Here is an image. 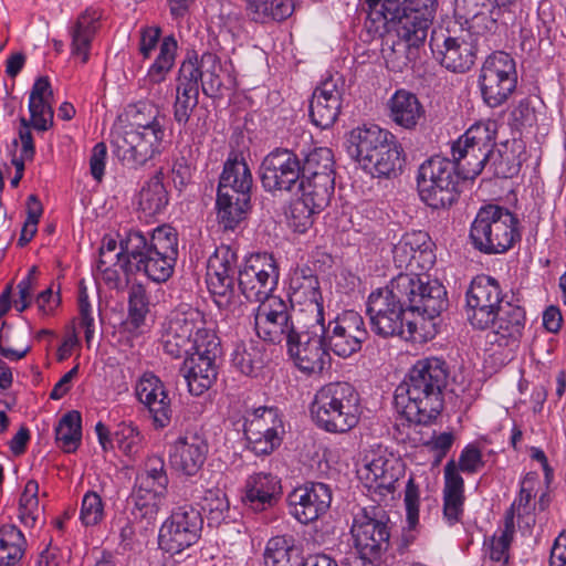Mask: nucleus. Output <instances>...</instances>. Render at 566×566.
Returning a JSON list of instances; mask_svg holds the SVG:
<instances>
[{
  "label": "nucleus",
  "mask_w": 566,
  "mask_h": 566,
  "mask_svg": "<svg viewBox=\"0 0 566 566\" xmlns=\"http://www.w3.org/2000/svg\"><path fill=\"white\" fill-rule=\"evenodd\" d=\"M448 306L447 290L437 280L417 274H399L389 285L371 292L366 303L371 331L382 337L402 335L405 324L410 334L416 323L406 313L433 319Z\"/></svg>",
  "instance_id": "obj_1"
},
{
  "label": "nucleus",
  "mask_w": 566,
  "mask_h": 566,
  "mask_svg": "<svg viewBox=\"0 0 566 566\" xmlns=\"http://www.w3.org/2000/svg\"><path fill=\"white\" fill-rule=\"evenodd\" d=\"M119 238L120 250L115 256L127 275L142 273L157 283L172 275L178 258V237L174 228L164 224L151 232L128 229Z\"/></svg>",
  "instance_id": "obj_2"
},
{
  "label": "nucleus",
  "mask_w": 566,
  "mask_h": 566,
  "mask_svg": "<svg viewBox=\"0 0 566 566\" xmlns=\"http://www.w3.org/2000/svg\"><path fill=\"white\" fill-rule=\"evenodd\" d=\"M128 123L113 136L114 154L129 168H139L164 149L167 116L158 106L139 102L126 111Z\"/></svg>",
  "instance_id": "obj_3"
},
{
  "label": "nucleus",
  "mask_w": 566,
  "mask_h": 566,
  "mask_svg": "<svg viewBox=\"0 0 566 566\" xmlns=\"http://www.w3.org/2000/svg\"><path fill=\"white\" fill-rule=\"evenodd\" d=\"M311 415L316 426L326 432L346 433L359 422L360 396L349 382L326 384L316 391Z\"/></svg>",
  "instance_id": "obj_4"
},
{
  "label": "nucleus",
  "mask_w": 566,
  "mask_h": 566,
  "mask_svg": "<svg viewBox=\"0 0 566 566\" xmlns=\"http://www.w3.org/2000/svg\"><path fill=\"white\" fill-rule=\"evenodd\" d=\"M368 7L364 30L370 39L391 32L418 46H423L433 18L403 12L401 0H365Z\"/></svg>",
  "instance_id": "obj_5"
},
{
  "label": "nucleus",
  "mask_w": 566,
  "mask_h": 566,
  "mask_svg": "<svg viewBox=\"0 0 566 566\" xmlns=\"http://www.w3.org/2000/svg\"><path fill=\"white\" fill-rule=\"evenodd\" d=\"M469 239L480 253H505L522 239L520 220L506 207L492 203L482 206L471 223Z\"/></svg>",
  "instance_id": "obj_6"
},
{
  "label": "nucleus",
  "mask_w": 566,
  "mask_h": 566,
  "mask_svg": "<svg viewBox=\"0 0 566 566\" xmlns=\"http://www.w3.org/2000/svg\"><path fill=\"white\" fill-rule=\"evenodd\" d=\"M461 180L457 163L433 156L418 170L417 187L420 199L432 209H449L460 197Z\"/></svg>",
  "instance_id": "obj_7"
},
{
  "label": "nucleus",
  "mask_w": 566,
  "mask_h": 566,
  "mask_svg": "<svg viewBox=\"0 0 566 566\" xmlns=\"http://www.w3.org/2000/svg\"><path fill=\"white\" fill-rule=\"evenodd\" d=\"M217 335L207 326L202 312L189 308L185 312L174 313L165 323L161 344L166 354L172 358L188 356L199 349V345L206 344V336Z\"/></svg>",
  "instance_id": "obj_8"
},
{
  "label": "nucleus",
  "mask_w": 566,
  "mask_h": 566,
  "mask_svg": "<svg viewBox=\"0 0 566 566\" xmlns=\"http://www.w3.org/2000/svg\"><path fill=\"white\" fill-rule=\"evenodd\" d=\"M394 405L408 422L428 426L442 412L444 394L441 389L406 377L395 390Z\"/></svg>",
  "instance_id": "obj_9"
},
{
  "label": "nucleus",
  "mask_w": 566,
  "mask_h": 566,
  "mask_svg": "<svg viewBox=\"0 0 566 566\" xmlns=\"http://www.w3.org/2000/svg\"><path fill=\"white\" fill-rule=\"evenodd\" d=\"M296 332L286 343L289 354L297 368L306 374H319L329 363L325 340V321L306 319L296 322Z\"/></svg>",
  "instance_id": "obj_10"
},
{
  "label": "nucleus",
  "mask_w": 566,
  "mask_h": 566,
  "mask_svg": "<svg viewBox=\"0 0 566 566\" xmlns=\"http://www.w3.org/2000/svg\"><path fill=\"white\" fill-rule=\"evenodd\" d=\"M478 83L485 105L491 108L503 105L517 85L514 59L503 51L490 54L482 64Z\"/></svg>",
  "instance_id": "obj_11"
},
{
  "label": "nucleus",
  "mask_w": 566,
  "mask_h": 566,
  "mask_svg": "<svg viewBox=\"0 0 566 566\" xmlns=\"http://www.w3.org/2000/svg\"><path fill=\"white\" fill-rule=\"evenodd\" d=\"M389 516L379 506H369L355 514L350 533L364 559H380L390 546Z\"/></svg>",
  "instance_id": "obj_12"
},
{
  "label": "nucleus",
  "mask_w": 566,
  "mask_h": 566,
  "mask_svg": "<svg viewBox=\"0 0 566 566\" xmlns=\"http://www.w3.org/2000/svg\"><path fill=\"white\" fill-rule=\"evenodd\" d=\"M305 321L302 312L280 296L261 302L254 312L258 336L272 344L287 343L296 332V322L303 324Z\"/></svg>",
  "instance_id": "obj_13"
},
{
  "label": "nucleus",
  "mask_w": 566,
  "mask_h": 566,
  "mask_svg": "<svg viewBox=\"0 0 566 566\" xmlns=\"http://www.w3.org/2000/svg\"><path fill=\"white\" fill-rule=\"evenodd\" d=\"M202 528L203 518L198 509L189 504L177 506L159 528L158 546L170 555L180 554L198 543Z\"/></svg>",
  "instance_id": "obj_14"
},
{
  "label": "nucleus",
  "mask_w": 566,
  "mask_h": 566,
  "mask_svg": "<svg viewBox=\"0 0 566 566\" xmlns=\"http://www.w3.org/2000/svg\"><path fill=\"white\" fill-rule=\"evenodd\" d=\"M279 277V266L272 254L253 253L238 271V286L248 301L261 304L276 296L273 291Z\"/></svg>",
  "instance_id": "obj_15"
},
{
  "label": "nucleus",
  "mask_w": 566,
  "mask_h": 566,
  "mask_svg": "<svg viewBox=\"0 0 566 566\" xmlns=\"http://www.w3.org/2000/svg\"><path fill=\"white\" fill-rule=\"evenodd\" d=\"M472 29L462 30L459 35H451L448 30H433L430 48L440 64L455 73L469 71L476 59L479 36H473Z\"/></svg>",
  "instance_id": "obj_16"
},
{
  "label": "nucleus",
  "mask_w": 566,
  "mask_h": 566,
  "mask_svg": "<svg viewBox=\"0 0 566 566\" xmlns=\"http://www.w3.org/2000/svg\"><path fill=\"white\" fill-rule=\"evenodd\" d=\"M206 337V344L188 355L181 368L189 392L193 396L202 395L214 384L222 360L219 337L210 334Z\"/></svg>",
  "instance_id": "obj_17"
},
{
  "label": "nucleus",
  "mask_w": 566,
  "mask_h": 566,
  "mask_svg": "<svg viewBox=\"0 0 566 566\" xmlns=\"http://www.w3.org/2000/svg\"><path fill=\"white\" fill-rule=\"evenodd\" d=\"M467 316L470 324L484 331L492 324L494 313L506 303L497 280L490 275L475 276L465 293Z\"/></svg>",
  "instance_id": "obj_18"
},
{
  "label": "nucleus",
  "mask_w": 566,
  "mask_h": 566,
  "mask_svg": "<svg viewBox=\"0 0 566 566\" xmlns=\"http://www.w3.org/2000/svg\"><path fill=\"white\" fill-rule=\"evenodd\" d=\"M497 134V122L486 120L472 125L451 147L452 157L457 159L472 157L474 163H469L467 176H479L485 167V161L492 159L495 138Z\"/></svg>",
  "instance_id": "obj_19"
},
{
  "label": "nucleus",
  "mask_w": 566,
  "mask_h": 566,
  "mask_svg": "<svg viewBox=\"0 0 566 566\" xmlns=\"http://www.w3.org/2000/svg\"><path fill=\"white\" fill-rule=\"evenodd\" d=\"M301 178V158L291 149L277 147L261 163L260 180L265 191L290 192Z\"/></svg>",
  "instance_id": "obj_20"
},
{
  "label": "nucleus",
  "mask_w": 566,
  "mask_h": 566,
  "mask_svg": "<svg viewBox=\"0 0 566 566\" xmlns=\"http://www.w3.org/2000/svg\"><path fill=\"white\" fill-rule=\"evenodd\" d=\"M324 336L329 350L338 357L347 358L361 349L368 332L359 313L346 311L325 324Z\"/></svg>",
  "instance_id": "obj_21"
},
{
  "label": "nucleus",
  "mask_w": 566,
  "mask_h": 566,
  "mask_svg": "<svg viewBox=\"0 0 566 566\" xmlns=\"http://www.w3.org/2000/svg\"><path fill=\"white\" fill-rule=\"evenodd\" d=\"M289 513L301 524L317 521L329 509L332 490L323 482H305L286 496Z\"/></svg>",
  "instance_id": "obj_22"
},
{
  "label": "nucleus",
  "mask_w": 566,
  "mask_h": 566,
  "mask_svg": "<svg viewBox=\"0 0 566 566\" xmlns=\"http://www.w3.org/2000/svg\"><path fill=\"white\" fill-rule=\"evenodd\" d=\"M238 256L228 245H221L208 260L207 285L219 307L228 306L234 296V274Z\"/></svg>",
  "instance_id": "obj_23"
},
{
  "label": "nucleus",
  "mask_w": 566,
  "mask_h": 566,
  "mask_svg": "<svg viewBox=\"0 0 566 566\" xmlns=\"http://www.w3.org/2000/svg\"><path fill=\"white\" fill-rule=\"evenodd\" d=\"M289 303L293 304L306 319L325 321L319 281L311 269H301L291 280Z\"/></svg>",
  "instance_id": "obj_24"
},
{
  "label": "nucleus",
  "mask_w": 566,
  "mask_h": 566,
  "mask_svg": "<svg viewBox=\"0 0 566 566\" xmlns=\"http://www.w3.org/2000/svg\"><path fill=\"white\" fill-rule=\"evenodd\" d=\"M208 449V443L202 436L186 433L170 446L169 463L177 472L193 476L205 464Z\"/></svg>",
  "instance_id": "obj_25"
},
{
  "label": "nucleus",
  "mask_w": 566,
  "mask_h": 566,
  "mask_svg": "<svg viewBox=\"0 0 566 566\" xmlns=\"http://www.w3.org/2000/svg\"><path fill=\"white\" fill-rule=\"evenodd\" d=\"M138 400L147 407L155 428L163 429L170 423L172 409L168 391L159 377L144 374L136 386Z\"/></svg>",
  "instance_id": "obj_26"
},
{
  "label": "nucleus",
  "mask_w": 566,
  "mask_h": 566,
  "mask_svg": "<svg viewBox=\"0 0 566 566\" xmlns=\"http://www.w3.org/2000/svg\"><path fill=\"white\" fill-rule=\"evenodd\" d=\"M525 310L511 302L504 303L499 311L494 313L491 328V343L500 347L517 346L521 342L525 325Z\"/></svg>",
  "instance_id": "obj_27"
},
{
  "label": "nucleus",
  "mask_w": 566,
  "mask_h": 566,
  "mask_svg": "<svg viewBox=\"0 0 566 566\" xmlns=\"http://www.w3.org/2000/svg\"><path fill=\"white\" fill-rule=\"evenodd\" d=\"M431 245L430 237L423 231L406 233L394 247V260L399 268L429 270L436 261Z\"/></svg>",
  "instance_id": "obj_28"
},
{
  "label": "nucleus",
  "mask_w": 566,
  "mask_h": 566,
  "mask_svg": "<svg viewBox=\"0 0 566 566\" xmlns=\"http://www.w3.org/2000/svg\"><path fill=\"white\" fill-rule=\"evenodd\" d=\"M342 107V92L336 83L328 78L321 83L310 101L312 123L322 129L332 127L338 118Z\"/></svg>",
  "instance_id": "obj_29"
},
{
  "label": "nucleus",
  "mask_w": 566,
  "mask_h": 566,
  "mask_svg": "<svg viewBox=\"0 0 566 566\" xmlns=\"http://www.w3.org/2000/svg\"><path fill=\"white\" fill-rule=\"evenodd\" d=\"M281 493V480L276 475L258 472L247 478L242 500L252 510L263 511L275 505Z\"/></svg>",
  "instance_id": "obj_30"
},
{
  "label": "nucleus",
  "mask_w": 566,
  "mask_h": 566,
  "mask_svg": "<svg viewBox=\"0 0 566 566\" xmlns=\"http://www.w3.org/2000/svg\"><path fill=\"white\" fill-rule=\"evenodd\" d=\"M253 177L243 154L235 150L230 151L219 178L218 192L251 197Z\"/></svg>",
  "instance_id": "obj_31"
},
{
  "label": "nucleus",
  "mask_w": 566,
  "mask_h": 566,
  "mask_svg": "<svg viewBox=\"0 0 566 566\" xmlns=\"http://www.w3.org/2000/svg\"><path fill=\"white\" fill-rule=\"evenodd\" d=\"M365 479L369 490L386 496L396 490L402 475V464L394 457L378 455L365 465Z\"/></svg>",
  "instance_id": "obj_32"
},
{
  "label": "nucleus",
  "mask_w": 566,
  "mask_h": 566,
  "mask_svg": "<svg viewBox=\"0 0 566 566\" xmlns=\"http://www.w3.org/2000/svg\"><path fill=\"white\" fill-rule=\"evenodd\" d=\"M391 133L377 125H363L352 129L347 136V151L359 165L365 163L386 140Z\"/></svg>",
  "instance_id": "obj_33"
},
{
  "label": "nucleus",
  "mask_w": 566,
  "mask_h": 566,
  "mask_svg": "<svg viewBox=\"0 0 566 566\" xmlns=\"http://www.w3.org/2000/svg\"><path fill=\"white\" fill-rule=\"evenodd\" d=\"M504 7L500 0H455L457 13L470 22L469 28L478 35L483 29L486 32H494L497 22L493 18V10Z\"/></svg>",
  "instance_id": "obj_34"
},
{
  "label": "nucleus",
  "mask_w": 566,
  "mask_h": 566,
  "mask_svg": "<svg viewBox=\"0 0 566 566\" xmlns=\"http://www.w3.org/2000/svg\"><path fill=\"white\" fill-rule=\"evenodd\" d=\"M403 164L402 149L391 135L368 159L360 166L375 177L396 176Z\"/></svg>",
  "instance_id": "obj_35"
},
{
  "label": "nucleus",
  "mask_w": 566,
  "mask_h": 566,
  "mask_svg": "<svg viewBox=\"0 0 566 566\" xmlns=\"http://www.w3.org/2000/svg\"><path fill=\"white\" fill-rule=\"evenodd\" d=\"M419 50L420 46L389 33L382 41L381 55L388 70L402 72L418 60Z\"/></svg>",
  "instance_id": "obj_36"
},
{
  "label": "nucleus",
  "mask_w": 566,
  "mask_h": 566,
  "mask_svg": "<svg viewBox=\"0 0 566 566\" xmlns=\"http://www.w3.org/2000/svg\"><path fill=\"white\" fill-rule=\"evenodd\" d=\"M408 378L426 384L434 389H447L450 368L448 363L439 357H426L417 360L407 374Z\"/></svg>",
  "instance_id": "obj_37"
},
{
  "label": "nucleus",
  "mask_w": 566,
  "mask_h": 566,
  "mask_svg": "<svg viewBox=\"0 0 566 566\" xmlns=\"http://www.w3.org/2000/svg\"><path fill=\"white\" fill-rule=\"evenodd\" d=\"M283 432L282 421L279 426L265 427L261 421H249L244 429L248 448L256 455L271 454L281 446Z\"/></svg>",
  "instance_id": "obj_38"
},
{
  "label": "nucleus",
  "mask_w": 566,
  "mask_h": 566,
  "mask_svg": "<svg viewBox=\"0 0 566 566\" xmlns=\"http://www.w3.org/2000/svg\"><path fill=\"white\" fill-rule=\"evenodd\" d=\"M390 117L399 126L411 129L416 127L424 111L418 97L405 90L397 91L389 101Z\"/></svg>",
  "instance_id": "obj_39"
},
{
  "label": "nucleus",
  "mask_w": 566,
  "mask_h": 566,
  "mask_svg": "<svg viewBox=\"0 0 566 566\" xmlns=\"http://www.w3.org/2000/svg\"><path fill=\"white\" fill-rule=\"evenodd\" d=\"M264 566H301V551L295 546L293 536H274L266 543Z\"/></svg>",
  "instance_id": "obj_40"
},
{
  "label": "nucleus",
  "mask_w": 566,
  "mask_h": 566,
  "mask_svg": "<svg viewBox=\"0 0 566 566\" xmlns=\"http://www.w3.org/2000/svg\"><path fill=\"white\" fill-rule=\"evenodd\" d=\"M164 172L158 170L142 187L138 195V208L145 217L161 213L168 205V192L163 182Z\"/></svg>",
  "instance_id": "obj_41"
},
{
  "label": "nucleus",
  "mask_w": 566,
  "mask_h": 566,
  "mask_svg": "<svg viewBox=\"0 0 566 566\" xmlns=\"http://www.w3.org/2000/svg\"><path fill=\"white\" fill-rule=\"evenodd\" d=\"M301 198L312 207L324 210L332 199L335 189V176L321 175L317 178L302 177L296 186Z\"/></svg>",
  "instance_id": "obj_42"
},
{
  "label": "nucleus",
  "mask_w": 566,
  "mask_h": 566,
  "mask_svg": "<svg viewBox=\"0 0 566 566\" xmlns=\"http://www.w3.org/2000/svg\"><path fill=\"white\" fill-rule=\"evenodd\" d=\"M251 197L245 195L217 193V210L219 223L224 229L233 230L244 218L250 209Z\"/></svg>",
  "instance_id": "obj_43"
},
{
  "label": "nucleus",
  "mask_w": 566,
  "mask_h": 566,
  "mask_svg": "<svg viewBox=\"0 0 566 566\" xmlns=\"http://www.w3.org/2000/svg\"><path fill=\"white\" fill-rule=\"evenodd\" d=\"M99 14L95 10H86L78 18L72 30V53L81 56L82 62L88 60L91 41L96 32Z\"/></svg>",
  "instance_id": "obj_44"
},
{
  "label": "nucleus",
  "mask_w": 566,
  "mask_h": 566,
  "mask_svg": "<svg viewBox=\"0 0 566 566\" xmlns=\"http://www.w3.org/2000/svg\"><path fill=\"white\" fill-rule=\"evenodd\" d=\"M231 365L242 375L255 377L264 366L263 350L252 342L237 344L231 354Z\"/></svg>",
  "instance_id": "obj_45"
},
{
  "label": "nucleus",
  "mask_w": 566,
  "mask_h": 566,
  "mask_svg": "<svg viewBox=\"0 0 566 566\" xmlns=\"http://www.w3.org/2000/svg\"><path fill=\"white\" fill-rule=\"evenodd\" d=\"M82 439V418L76 410L66 412L55 428V440L65 452L77 449Z\"/></svg>",
  "instance_id": "obj_46"
},
{
  "label": "nucleus",
  "mask_w": 566,
  "mask_h": 566,
  "mask_svg": "<svg viewBox=\"0 0 566 566\" xmlns=\"http://www.w3.org/2000/svg\"><path fill=\"white\" fill-rule=\"evenodd\" d=\"M514 517L515 503H512L505 512L504 528L501 531V535H494L490 541L489 555L493 562H502L504 565L509 563V551L515 534Z\"/></svg>",
  "instance_id": "obj_47"
},
{
  "label": "nucleus",
  "mask_w": 566,
  "mask_h": 566,
  "mask_svg": "<svg viewBox=\"0 0 566 566\" xmlns=\"http://www.w3.org/2000/svg\"><path fill=\"white\" fill-rule=\"evenodd\" d=\"M301 175L306 179L317 178L321 175L335 176L332 149L318 147L310 151L301 160Z\"/></svg>",
  "instance_id": "obj_48"
},
{
  "label": "nucleus",
  "mask_w": 566,
  "mask_h": 566,
  "mask_svg": "<svg viewBox=\"0 0 566 566\" xmlns=\"http://www.w3.org/2000/svg\"><path fill=\"white\" fill-rule=\"evenodd\" d=\"M177 41L174 36H166L159 45V54L148 70L146 81L150 84H159L165 81L168 72L175 63Z\"/></svg>",
  "instance_id": "obj_49"
},
{
  "label": "nucleus",
  "mask_w": 566,
  "mask_h": 566,
  "mask_svg": "<svg viewBox=\"0 0 566 566\" xmlns=\"http://www.w3.org/2000/svg\"><path fill=\"white\" fill-rule=\"evenodd\" d=\"M198 69L202 74L199 80L202 93L208 97L217 96L222 87V81L219 72L221 64L218 56L210 52H205L198 60Z\"/></svg>",
  "instance_id": "obj_50"
},
{
  "label": "nucleus",
  "mask_w": 566,
  "mask_h": 566,
  "mask_svg": "<svg viewBox=\"0 0 566 566\" xmlns=\"http://www.w3.org/2000/svg\"><path fill=\"white\" fill-rule=\"evenodd\" d=\"M41 509L39 505V483L29 480L19 500V518L29 527H33L40 521Z\"/></svg>",
  "instance_id": "obj_51"
},
{
  "label": "nucleus",
  "mask_w": 566,
  "mask_h": 566,
  "mask_svg": "<svg viewBox=\"0 0 566 566\" xmlns=\"http://www.w3.org/2000/svg\"><path fill=\"white\" fill-rule=\"evenodd\" d=\"M165 494V492H158V490L133 489L129 497V502L133 504V514L143 518L154 520L159 512Z\"/></svg>",
  "instance_id": "obj_52"
},
{
  "label": "nucleus",
  "mask_w": 566,
  "mask_h": 566,
  "mask_svg": "<svg viewBox=\"0 0 566 566\" xmlns=\"http://www.w3.org/2000/svg\"><path fill=\"white\" fill-rule=\"evenodd\" d=\"M202 510L210 526H219L229 518L230 504L224 492L219 489L208 490L202 499Z\"/></svg>",
  "instance_id": "obj_53"
},
{
  "label": "nucleus",
  "mask_w": 566,
  "mask_h": 566,
  "mask_svg": "<svg viewBox=\"0 0 566 566\" xmlns=\"http://www.w3.org/2000/svg\"><path fill=\"white\" fill-rule=\"evenodd\" d=\"M149 312V298L146 289L142 284H133L128 291L129 323L138 328Z\"/></svg>",
  "instance_id": "obj_54"
},
{
  "label": "nucleus",
  "mask_w": 566,
  "mask_h": 566,
  "mask_svg": "<svg viewBox=\"0 0 566 566\" xmlns=\"http://www.w3.org/2000/svg\"><path fill=\"white\" fill-rule=\"evenodd\" d=\"M201 77L197 56L184 61L178 72L176 93L199 94Z\"/></svg>",
  "instance_id": "obj_55"
},
{
  "label": "nucleus",
  "mask_w": 566,
  "mask_h": 566,
  "mask_svg": "<svg viewBox=\"0 0 566 566\" xmlns=\"http://www.w3.org/2000/svg\"><path fill=\"white\" fill-rule=\"evenodd\" d=\"M118 448L128 457L139 452L143 444V434L133 422H120L114 433Z\"/></svg>",
  "instance_id": "obj_56"
},
{
  "label": "nucleus",
  "mask_w": 566,
  "mask_h": 566,
  "mask_svg": "<svg viewBox=\"0 0 566 566\" xmlns=\"http://www.w3.org/2000/svg\"><path fill=\"white\" fill-rule=\"evenodd\" d=\"M43 213V206L36 195H30L27 199V220L21 229L18 240L19 247L27 245L38 231V223Z\"/></svg>",
  "instance_id": "obj_57"
},
{
  "label": "nucleus",
  "mask_w": 566,
  "mask_h": 566,
  "mask_svg": "<svg viewBox=\"0 0 566 566\" xmlns=\"http://www.w3.org/2000/svg\"><path fill=\"white\" fill-rule=\"evenodd\" d=\"M105 516L104 502L99 494L94 491H87L81 504L80 520L83 525H98Z\"/></svg>",
  "instance_id": "obj_58"
},
{
  "label": "nucleus",
  "mask_w": 566,
  "mask_h": 566,
  "mask_svg": "<svg viewBox=\"0 0 566 566\" xmlns=\"http://www.w3.org/2000/svg\"><path fill=\"white\" fill-rule=\"evenodd\" d=\"M30 119L32 128L39 132H46L53 126L54 112L51 99H41L33 103L29 101Z\"/></svg>",
  "instance_id": "obj_59"
},
{
  "label": "nucleus",
  "mask_w": 566,
  "mask_h": 566,
  "mask_svg": "<svg viewBox=\"0 0 566 566\" xmlns=\"http://www.w3.org/2000/svg\"><path fill=\"white\" fill-rule=\"evenodd\" d=\"M322 209H316L303 198H298L291 207V226L295 231L304 233L313 224V214L319 213Z\"/></svg>",
  "instance_id": "obj_60"
},
{
  "label": "nucleus",
  "mask_w": 566,
  "mask_h": 566,
  "mask_svg": "<svg viewBox=\"0 0 566 566\" xmlns=\"http://www.w3.org/2000/svg\"><path fill=\"white\" fill-rule=\"evenodd\" d=\"M199 94L176 93L174 119L179 126H186L193 109L198 106Z\"/></svg>",
  "instance_id": "obj_61"
},
{
  "label": "nucleus",
  "mask_w": 566,
  "mask_h": 566,
  "mask_svg": "<svg viewBox=\"0 0 566 566\" xmlns=\"http://www.w3.org/2000/svg\"><path fill=\"white\" fill-rule=\"evenodd\" d=\"M140 474L150 478L157 482L158 492L167 491L169 483L168 475L165 469V461L159 455H150L147 458L144 470Z\"/></svg>",
  "instance_id": "obj_62"
},
{
  "label": "nucleus",
  "mask_w": 566,
  "mask_h": 566,
  "mask_svg": "<svg viewBox=\"0 0 566 566\" xmlns=\"http://www.w3.org/2000/svg\"><path fill=\"white\" fill-rule=\"evenodd\" d=\"M484 465L481 450L473 446L468 444L459 457L458 470L463 473L473 474L476 473Z\"/></svg>",
  "instance_id": "obj_63"
},
{
  "label": "nucleus",
  "mask_w": 566,
  "mask_h": 566,
  "mask_svg": "<svg viewBox=\"0 0 566 566\" xmlns=\"http://www.w3.org/2000/svg\"><path fill=\"white\" fill-rule=\"evenodd\" d=\"M405 505L408 525L413 528L419 520V489L412 478L408 480L406 485Z\"/></svg>",
  "instance_id": "obj_64"
}]
</instances>
